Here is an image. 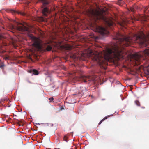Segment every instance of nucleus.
Returning <instances> with one entry per match:
<instances>
[{"instance_id": "obj_1", "label": "nucleus", "mask_w": 149, "mask_h": 149, "mask_svg": "<svg viewBox=\"0 0 149 149\" xmlns=\"http://www.w3.org/2000/svg\"><path fill=\"white\" fill-rule=\"evenodd\" d=\"M114 39L116 40V43L110 47L100 52L91 51L89 54V57L100 67L106 64L108 61L113 62L115 60L123 58L125 47L130 45L132 43L136 42L143 46H147L146 36L142 31L134 34L133 37L125 36L118 33Z\"/></svg>"}, {"instance_id": "obj_2", "label": "nucleus", "mask_w": 149, "mask_h": 149, "mask_svg": "<svg viewBox=\"0 0 149 149\" xmlns=\"http://www.w3.org/2000/svg\"><path fill=\"white\" fill-rule=\"evenodd\" d=\"M88 13L95 21L94 23L91 24L92 28L93 29L94 31L98 32L102 35L107 34L108 32L106 29L97 24V23L98 22H97L98 20H101L103 21L109 26H112L114 24L113 22L107 18L103 13L96 10L91 9L88 10Z\"/></svg>"}, {"instance_id": "obj_3", "label": "nucleus", "mask_w": 149, "mask_h": 149, "mask_svg": "<svg viewBox=\"0 0 149 149\" xmlns=\"http://www.w3.org/2000/svg\"><path fill=\"white\" fill-rule=\"evenodd\" d=\"M142 55L139 54H135L134 56L135 60V65H138L140 64L142 58L144 59V56L146 59L149 60V47L146 48L142 53Z\"/></svg>"}, {"instance_id": "obj_4", "label": "nucleus", "mask_w": 149, "mask_h": 149, "mask_svg": "<svg viewBox=\"0 0 149 149\" xmlns=\"http://www.w3.org/2000/svg\"><path fill=\"white\" fill-rule=\"evenodd\" d=\"M28 35L33 41V45L38 50H41L42 47V41L39 38L34 37L32 34H29Z\"/></svg>"}, {"instance_id": "obj_5", "label": "nucleus", "mask_w": 149, "mask_h": 149, "mask_svg": "<svg viewBox=\"0 0 149 149\" xmlns=\"http://www.w3.org/2000/svg\"><path fill=\"white\" fill-rule=\"evenodd\" d=\"M43 6L45 7L42 10V13L44 16H47L50 13L51 11L47 7H45L49 4L50 1L49 0H41Z\"/></svg>"}, {"instance_id": "obj_6", "label": "nucleus", "mask_w": 149, "mask_h": 149, "mask_svg": "<svg viewBox=\"0 0 149 149\" xmlns=\"http://www.w3.org/2000/svg\"><path fill=\"white\" fill-rule=\"evenodd\" d=\"M26 24V26L21 24V25L16 26H14L12 25V27L13 29H16L18 31H20L22 33H23L25 31L29 33L30 30L29 26Z\"/></svg>"}, {"instance_id": "obj_7", "label": "nucleus", "mask_w": 149, "mask_h": 149, "mask_svg": "<svg viewBox=\"0 0 149 149\" xmlns=\"http://www.w3.org/2000/svg\"><path fill=\"white\" fill-rule=\"evenodd\" d=\"M149 67V65H141L139 68L138 71H140L141 69L143 70L144 71L145 73L147 74H149V69L147 68Z\"/></svg>"}, {"instance_id": "obj_8", "label": "nucleus", "mask_w": 149, "mask_h": 149, "mask_svg": "<svg viewBox=\"0 0 149 149\" xmlns=\"http://www.w3.org/2000/svg\"><path fill=\"white\" fill-rule=\"evenodd\" d=\"M83 81L84 82L90 81L92 83H94L96 79L93 77L85 76L83 78Z\"/></svg>"}, {"instance_id": "obj_9", "label": "nucleus", "mask_w": 149, "mask_h": 149, "mask_svg": "<svg viewBox=\"0 0 149 149\" xmlns=\"http://www.w3.org/2000/svg\"><path fill=\"white\" fill-rule=\"evenodd\" d=\"M51 43V41L47 42L45 44V47L46 48V50L47 51H49L51 50L52 47L51 45L49 44Z\"/></svg>"}, {"instance_id": "obj_10", "label": "nucleus", "mask_w": 149, "mask_h": 149, "mask_svg": "<svg viewBox=\"0 0 149 149\" xmlns=\"http://www.w3.org/2000/svg\"><path fill=\"white\" fill-rule=\"evenodd\" d=\"M138 8V7L136 5H134L132 7H130V9L129 10V11L133 12H135L136 10Z\"/></svg>"}, {"instance_id": "obj_11", "label": "nucleus", "mask_w": 149, "mask_h": 149, "mask_svg": "<svg viewBox=\"0 0 149 149\" xmlns=\"http://www.w3.org/2000/svg\"><path fill=\"white\" fill-rule=\"evenodd\" d=\"M63 48L66 50H70L71 49L72 47L68 44H65L63 45L62 46Z\"/></svg>"}, {"instance_id": "obj_12", "label": "nucleus", "mask_w": 149, "mask_h": 149, "mask_svg": "<svg viewBox=\"0 0 149 149\" xmlns=\"http://www.w3.org/2000/svg\"><path fill=\"white\" fill-rule=\"evenodd\" d=\"M10 12L12 13H17L18 14H20L21 15L24 16L25 15V13H24L23 12H17V11H15V10H10Z\"/></svg>"}, {"instance_id": "obj_13", "label": "nucleus", "mask_w": 149, "mask_h": 149, "mask_svg": "<svg viewBox=\"0 0 149 149\" xmlns=\"http://www.w3.org/2000/svg\"><path fill=\"white\" fill-rule=\"evenodd\" d=\"M30 72L35 75H38L39 74L38 71L36 69L31 70L30 71Z\"/></svg>"}, {"instance_id": "obj_14", "label": "nucleus", "mask_w": 149, "mask_h": 149, "mask_svg": "<svg viewBox=\"0 0 149 149\" xmlns=\"http://www.w3.org/2000/svg\"><path fill=\"white\" fill-rule=\"evenodd\" d=\"M70 58H72L75 59L77 57L76 56V55L75 54H73L72 55H71L70 56Z\"/></svg>"}, {"instance_id": "obj_15", "label": "nucleus", "mask_w": 149, "mask_h": 149, "mask_svg": "<svg viewBox=\"0 0 149 149\" xmlns=\"http://www.w3.org/2000/svg\"><path fill=\"white\" fill-rule=\"evenodd\" d=\"M108 118V117L107 116L105 117L103 119H102L99 123V125H100L102 122L104 120H105V119H107Z\"/></svg>"}, {"instance_id": "obj_16", "label": "nucleus", "mask_w": 149, "mask_h": 149, "mask_svg": "<svg viewBox=\"0 0 149 149\" xmlns=\"http://www.w3.org/2000/svg\"><path fill=\"white\" fill-rule=\"evenodd\" d=\"M7 98H6V99H1L0 101V104H2V103L3 101L7 100Z\"/></svg>"}, {"instance_id": "obj_17", "label": "nucleus", "mask_w": 149, "mask_h": 149, "mask_svg": "<svg viewBox=\"0 0 149 149\" xmlns=\"http://www.w3.org/2000/svg\"><path fill=\"white\" fill-rule=\"evenodd\" d=\"M135 103L138 106H140V103L139 101L137 100H136L135 101Z\"/></svg>"}, {"instance_id": "obj_18", "label": "nucleus", "mask_w": 149, "mask_h": 149, "mask_svg": "<svg viewBox=\"0 0 149 149\" xmlns=\"http://www.w3.org/2000/svg\"><path fill=\"white\" fill-rule=\"evenodd\" d=\"M68 138L67 136L66 135H65L64 136L63 140H64L66 142H68V140H67Z\"/></svg>"}, {"instance_id": "obj_19", "label": "nucleus", "mask_w": 149, "mask_h": 149, "mask_svg": "<svg viewBox=\"0 0 149 149\" xmlns=\"http://www.w3.org/2000/svg\"><path fill=\"white\" fill-rule=\"evenodd\" d=\"M54 99L53 97H51L49 98V102H51Z\"/></svg>"}, {"instance_id": "obj_20", "label": "nucleus", "mask_w": 149, "mask_h": 149, "mask_svg": "<svg viewBox=\"0 0 149 149\" xmlns=\"http://www.w3.org/2000/svg\"><path fill=\"white\" fill-rule=\"evenodd\" d=\"M9 56H6L4 57V59L6 60H8L9 58Z\"/></svg>"}, {"instance_id": "obj_21", "label": "nucleus", "mask_w": 149, "mask_h": 149, "mask_svg": "<svg viewBox=\"0 0 149 149\" xmlns=\"http://www.w3.org/2000/svg\"><path fill=\"white\" fill-rule=\"evenodd\" d=\"M148 7L146 6V7H145L144 9V11L145 12L146 10H148Z\"/></svg>"}, {"instance_id": "obj_22", "label": "nucleus", "mask_w": 149, "mask_h": 149, "mask_svg": "<svg viewBox=\"0 0 149 149\" xmlns=\"http://www.w3.org/2000/svg\"><path fill=\"white\" fill-rule=\"evenodd\" d=\"M4 66V65L3 64H1L0 65V67L2 68Z\"/></svg>"}, {"instance_id": "obj_23", "label": "nucleus", "mask_w": 149, "mask_h": 149, "mask_svg": "<svg viewBox=\"0 0 149 149\" xmlns=\"http://www.w3.org/2000/svg\"><path fill=\"white\" fill-rule=\"evenodd\" d=\"M135 20H138L136 19L135 18Z\"/></svg>"}, {"instance_id": "obj_24", "label": "nucleus", "mask_w": 149, "mask_h": 149, "mask_svg": "<svg viewBox=\"0 0 149 149\" xmlns=\"http://www.w3.org/2000/svg\"><path fill=\"white\" fill-rule=\"evenodd\" d=\"M36 124L37 125H40V123H36Z\"/></svg>"}, {"instance_id": "obj_25", "label": "nucleus", "mask_w": 149, "mask_h": 149, "mask_svg": "<svg viewBox=\"0 0 149 149\" xmlns=\"http://www.w3.org/2000/svg\"><path fill=\"white\" fill-rule=\"evenodd\" d=\"M76 94H73V95H76Z\"/></svg>"}, {"instance_id": "obj_26", "label": "nucleus", "mask_w": 149, "mask_h": 149, "mask_svg": "<svg viewBox=\"0 0 149 149\" xmlns=\"http://www.w3.org/2000/svg\"><path fill=\"white\" fill-rule=\"evenodd\" d=\"M1 37H2L1 36H0V40L1 39Z\"/></svg>"}, {"instance_id": "obj_27", "label": "nucleus", "mask_w": 149, "mask_h": 149, "mask_svg": "<svg viewBox=\"0 0 149 149\" xmlns=\"http://www.w3.org/2000/svg\"><path fill=\"white\" fill-rule=\"evenodd\" d=\"M1 48V46H0V49Z\"/></svg>"}]
</instances>
